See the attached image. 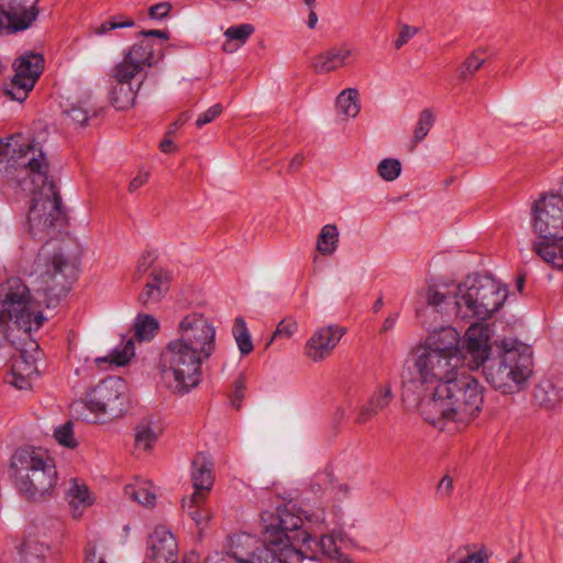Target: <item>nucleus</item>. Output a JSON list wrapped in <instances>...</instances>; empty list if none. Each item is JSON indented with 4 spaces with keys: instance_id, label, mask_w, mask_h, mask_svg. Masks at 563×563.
Listing matches in <instances>:
<instances>
[{
    "instance_id": "f257e3e1",
    "label": "nucleus",
    "mask_w": 563,
    "mask_h": 563,
    "mask_svg": "<svg viewBox=\"0 0 563 563\" xmlns=\"http://www.w3.org/2000/svg\"><path fill=\"white\" fill-rule=\"evenodd\" d=\"M20 135L0 143V173L8 183L25 186L26 181L38 190L27 216L29 231L34 239L47 240L38 251V275L33 282L47 307L56 306L71 288L78 275L77 260L66 245L55 240L67 223L62 197L48 178L49 163L42 145L35 141L20 143Z\"/></svg>"
},
{
    "instance_id": "f03ea898",
    "label": "nucleus",
    "mask_w": 563,
    "mask_h": 563,
    "mask_svg": "<svg viewBox=\"0 0 563 563\" xmlns=\"http://www.w3.org/2000/svg\"><path fill=\"white\" fill-rule=\"evenodd\" d=\"M484 387L466 372H456L450 379L434 386L420 402V412L430 424L445 430L450 423L467 426L481 411Z\"/></svg>"
},
{
    "instance_id": "7ed1b4c3",
    "label": "nucleus",
    "mask_w": 563,
    "mask_h": 563,
    "mask_svg": "<svg viewBox=\"0 0 563 563\" xmlns=\"http://www.w3.org/2000/svg\"><path fill=\"white\" fill-rule=\"evenodd\" d=\"M531 211V225L537 235L532 252L553 268L563 269V196H542Z\"/></svg>"
},
{
    "instance_id": "20e7f679",
    "label": "nucleus",
    "mask_w": 563,
    "mask_h": 563,
    "mask_svg": "<svg viewBox=\"0 0 563 563\" xmlns=\"http://www.w3.org/2000/svg\"><path fill=\"white\" fill-rule=\"evenodd\" d=\"M506 298L507 290L488 276L467 279L457 288L454 300L456 316L487 320L500 309Z\"/></svg>"
},
{
    "instance_id": "39448f33",
    "label": "nucleus",
    "mask_w": 563,
    "mask_h": 563,
    "mask_svg": "<svg viewBox=\"0 0 563 563\" xmlns=\"http://www.w3.org/2000/svg\"><path fill=\"white\" fill-rule=\"evenodd\" d=\"M208 358L195 349L170 340L161 354L162 375L175 393L187 394L200 384L201 365Z\"/></svg>"
},
{
    "instance_id": "423d86ee",
    "label": "nucleus",
    "mask_w": 563,
    "mask_h": 563,
    "mask_svg": "<svg viewBox=\"0 0 563 563\" xmlns=\"http://www.w3.org/2000/svg\"><path fill=\"white\" fill-rule=\"evenodd\" d=\"M129 405L128 387L120 377H109L91 388L86 397L71 404L70 409L77 418L88 420L85 410L95 416L104 415L109 418L122 416Z\"/></svg>"
},
{
    "instance_id": "0eeeda50",
    "label": "nucleus",
    "mask_w": 563,
    "mask_h": 563,
    "mask_svg": "<svg viewBox=\"0 0 563 563\" xmlns=\"http://www.w3.org/2000/svg\"><path fill=\"white\" fill-rule=\"evenodd\" d=\"M302 519L288 511L280 514L274 519V522L265 526L263 539L266 547L279 550L300 552L297 547L307 544L311 536L301 529Z\"/></svg>"
},
{
    "instance_id": "6e6552de",
    "label": "nucleus",
    "mask_w": 563,
    "mask_h": 563,
    "mask_svg": "<svg viewBox=\"0 0 563 563\" xmlns=\"http://www.w3.org/2000/svg\"><path fill=\"white\" fill-rule=\"evenodd\" d=\"M178 338L174 341L209 357L216 351V328L213 322L202 313L192 312L185 316L177 328Z\"/></svg>"
},
{
    "instance_id": "1a4fd4ad",
    "label": "nucleus",
    "mask_w": 563,
    "mask_h": 563,
    "mask_svg": "<svg viewBox=\"0 0 563 563\" xmlns=\"http://www.w3.org/2000/svg\"><path fill=\"white\" fill-rule=\"evenodd\" d=\"M299 553L266 547L246 532L238 533L231 544V555L238 563H289L290 558Z\"/></svg>"
},
{
    "instance_id": "9d476101",
    "label": "nucleus",
    "mask_w": 563,
    "mask_h": 563,
    "mask_svg": "<svg viewBox=\"0 0 563 563\" xmlns=\"http://www.w3.org/2000/svg\"><path fill=\"white\" fill-rule=\"evenodd\" d=\"M58 472L55 459L38 466L35 474L30 476L15 489L29 503L43 504L57 495Z\"/></svg>"
},
{
    "instance_id": "9b49d317",
    "label": "nucleus",
    "mask_w": 563,
    "mask_h": 563,
    "mask_svg": "<svg viewBox=\"0 0 563 563\" xmlns=\"http://www.w3.org/2000/svg\"><path fill=\"white\" fill-rule=\"evenodd\" d=\"M413 366L422 384L437 386L450 379L457 372L460 364L419 345L413 351Z\"/></svg>"
},
{
    "instance_id": "f8f14e48",
    "label": "nucleus",
    "mask_w": 563,
    "mask_h": 563,
    "mask_svg": "<svg viewBox=\"0 0 563 563\" xmlns=\"http://www.w3.org/2000/svg\"><path fill=\"white\" fill-rule=\"evenodd\" d=\"M40 0H0V35L27 30L38 16Z\"/></svg>"
},
{
    "instance_id": "ddd939ff",
    "label": "nucleus",
    "mask_w": 563,
    "mask_h": 563,
    "mask_svg": "<svg viewBox=\"0 0 563 563\" xmlns=\"http://www.w3.org/2000/svg\"><path fill=\"white\" fill-rule=\"evenodd\" d=\"M44 68V58L40 54L30 53L15 63V74L5 87V95L12 100L24 101L33 89Z\"/></svg>"
},
{
    "instance_id": "4468645a",
    "label": "nucleus",
    "mask_w": 563,
    "mask_h": 563,
    "mask_svg": "<svg viewBox=\"0 0 563 563\" xmlns=\"http://www.w3.org/2000/svg\"><path fill=\"white\" fill-rule=\"evenodd\" d=\"M490 353L489 327L484 323H473L460 344L461 365L477 369L485 364Z\"/></svg>"
},
{
    "instance_id": "2eb2a0df",
    "label": "nucleus",
    "mask_w": 563,
    "mask_h": 563,
    "mask_svg": "<svg viewBox=\"0 0 563 563\" xmlns=\"http://www.w3.org/2000/svg\"><path fill=\"white\" fill-rule=\"evenodd\" d=\"M503 360L507 365L514 390H520L533 373V358L530 346L512 345L507 341L500 344Z\"/></svg>"
},
{
    "instance_id": "dca6fc26",
    "label": "nucleus",
    "mask_w": 563,
    "mask_h": 563,
    "mask_svg": "<svg viewBox=\"0 0 563 563\" xmlns=\"http://www.w3.org/2000/svg\"><path fill=\"white\" fill-rule=\"evenodd\" d=\"M52 459L48 451L38 446L25 445L16 449L10 459L8 471L14 488L31 475L33 476L38 466L41 467Z\"/></svg>"
},
{
    "instance_id": "f3484780",
    "label": "nucleus",
    "mask_w": 563,
    "mask_h": 563,
    "mask_svg": "<svg viewBox=\"0 0 563 563\" xmlns=\"http://www.w3.org/2000/svg\"><path fill=\"white\" fill-rule=\"evenodd\" d=\"M30 290L20 278H10L0 287L3 310L0 313V333H4L9 319H19L29 303Z\"/></svg>"
},
{
    "instance_id": "a211bd4d",
    "label": "nucleus",
    "mask_w": 563,
    "mask_h": 563,
    "mask_svg": "<svg viewBox=\"0 0 563 563\" xmlns=\"http://www.w3.org/2000/svg\"><path fill=\"white\" fill-rule=\"evenodd\" d=\"M179 555L175 534L165 526L154 528L147 538L146 563H177Z\"/></svg>"
},
{
    "instance_id": "6ab92c4d",
    "label": "nucleus",
    "mask_w": 563,
    "mask_h": 563,
    "mask_svg": "<svg viewBox=\"0 0 563 563\" xmlns=\"http://www.w3.org/2000/svg\"><path fill=\"white\" fill-rule=\"evenodd\" d=\"M344 333L345 329L338 325L318 329L306 343V356L313 362L323 361L332 353Z\"/></svg>"
},
{
    "instance_id": "aec40b11",
    "label": "nucleus",
    "mask_w": 563,
    "mask_h": 563,
    "mask_svg": "<svg viewBox=\"0 0 563 563\" xmlns=\"http://www.w3.org/2000/svg\"><path fill=\"white\" fill-rule=\"evenodd\" d=\"M460 343L459 332L452 327H444L431 333L422 346L461 365Z\"/></svg>"
},
{
    "instance_id": "412c9836",
    "label": "nucleus",
    "mask_w": 563,
    "mask_h": 563,
    "mask_svg": "<svg viewBox=\"0 0 563 563\" xmlns=\"http://www.w3.org/2000/svg\"><path fill=\"white\" fill-rule=\"evenodd\" d=\"M172 275L167 269L155 267L150 274V279L139 295V302L143 306L157 303L169 290Z\"/></svg>"
},
{
    "instance_id": "4be33fe9",
    "label": "nucleus",
    "mask_w": 563,
    "mask_h": 563,
    "mask_svg": "<svg viewBox=\"0 0 563 563\" xmlns=\"http://www.w3.org/2000/svg\"><path fill=\"white\" fill-rule=\"evenodd\" d=\"M394 398L391 386L389 383L379 385L372 394L365 405L360 408V412L355 419L357 424H363L373 419L379 411L389 406Z\"/></svg>"
},
{
    "instance_id": "5701e85b",
    "label": "nucleus",
    "mask_w": 563,
    "mask_h": 563,
    "mask_svg": "<svg viewBox=\"0 0 563 563\" xmlns=\"http://www.w3.org/2000/svg\"><path fill=\"white\" fill-rule=\"evenodd\" d=\"M352 55L353 51L347 45L332 47L313 58L312 68L317 73L327 74L347 65Z\"/></svg>"
},
{
    "instance_id": "b1692460",
    "label": "nucleus",
    "mask_w": 563,
    "mask_h": 563,
    "mask_svg": "<svg viewBox=\"0 0 563 563\" xmlns=\"http://www.w3.org/2000/svg\"><path fill=\"white\" fill-rule=\"evenodd\" d=\"M484 364V375L489 385L495 389L501 390L503 394H511L514 391L507 365L503 360L501 352L492 358L488 357Z\"/></svg>"
},
{
    "instance_id": "393cba45",
    "label": "nucleus",
    "mask_w": 563,
    "mask_h": 563,
    "mask_svg": "<svg viewBox=\"0 0 563 563\" xmlns=\"http://www.w3.org/2000/svg\"><path fill=\"white\" fill-rule=\"evenodd\" d=\"M191 479L194 494L207 497L213 485L212 462L202 453L192 460Z\"/></svg>"
},
{
    "instance_id": "a878e982",
    "label": "nucleus",
    "mask_w": 563,
    "mask_h": 563,
    "mask_svg": "<svg viewBox=\"0 0 563 563\" xmlns=\"http://www.w3.org/2000/svg\"><path fill=\"white\" fill-rule=\"evenodd\" d=\"M66 500L68 501L74 518H80L84 510L93 503L87 485L79 482L77 478L69 481Z\"/></svg>"
},
{
    "instance_id": "bb28decb",
    "label": "nucleus",
    "mask_w": 563,
    "mask_h": 563,
    "mask_svg": "<svg viewBox=\"0 0 563 563\" xmlns=\"http://www.w3.org/2000/svg\"><path fill=\"white\" fill-rule=\"evenodd\" d=\"M207 497L198 494H192L190 497L183 499L181 508L190 519L195 522L199 530V534L208 527L212 517L210 509L205 507Z\"/></svg>"
},
{
    "instance_id": "cd10ccee",
    "label": "nucleus",
    "mask_w": 563,
    "mask_h": 563,
    "mask_svg": "<svg viewBox=\"0 0 563 563\" xmlns=\"http://www.w3.org/2000/svg\"><path fill=\"white\" fill-rule=\"evenodd\" d=\"M125 57L141 69L145 66L151 67L154 63V47L152 42L147 38L141 40L130 48Z\"/></svg>"
},
{
    "instance_id": "c85d7f7f",
    "label": "nucleus",
    "mask_w": 563,
    "mask_h": 563,
    "mask_svg": "<svg viewBox=\"0 0 563 563\" xmlns=\"http://www.w3.org/2000/svg\"><path fill=\"white\" fill-rule=\"evenodd\" d=\"M48 548L37 541L27 540L16 548V555L20 563H43Z\"/></svg>"
},
{
    "instance_id": "c756f323",
    "label": "nucleus",
    "mask_w": 563,
    "mask_h": 563,
    "mask_svg": "<svg viewBox=\"0 0 563 563\" xmlns=\"http://www.w3.org/2000/svg\"><path fill=\"white\" fill-rule=\"evenodd\" d=\"M253 32L254 26L247 23L229 27L224 32L227 42L223 44V49L233 53L246 42Z\"/></svg>"
},
{
    "instance_id": "7c9ffc66",
    "label": "nucleus",
    "mask_w": 563,
    "mask_h": 563,
    "mask_svg": "<svg viewBox=\"0 0 563 563\" xmlns=\"http://www.w3.org/2000/svg\"><path fill=\"white\" fill-rule=\"evenodd\" d=\"M136 90L131 84H115L110 91V100L112 106L118 110H126L134 104Z\"/></svg>"
},
{
    "instance_id": "2f4dec72",
    "label": "nucleus",
    "mask_w": 563,
    "mask_h": 563,
    "mask_svg": "<svg viewBox=\"0 0 563 563\" xmlns=\"http://www.w3.org/2000/svg\"><path fill=\"white\" fill-rule=\"evenodd\" d=\"M158 435L159 433L156 432L153 422L148 419H143L135 427V446L148 451L156 443Z\"/></svg>"
},
{
    "instance_id": "473e14b6",
    "label": "nucleus",
    "mask_w": 563,
    "mask_h": 563,
    "mask_svg": "<svg viewBox=\"0 0 563 563\" xmlns=\"http://www.w3.org/2000/svg\"><path fill=\"white\" fill-rule=\"evenodd\" d=\"M339 243V231L334 224H325L317 239V250L324 256L332 255Z\"/></svg>"
},
{
    "instance_id": "72a5a7b5",
    "label": "nucleus",
    "mask_w": 563,
    "mask_h": 563,
    "mask_svg": "<svg viewBox=\"0 0 563 563\" xmlns=\"http://www.w3.org/2000/svg\"><path fill=\"white\" fill-rule=\"evenodd\" d=\"M358 91L355 88L344 89L336 99V107L340 113L354 118L360 112Z\"/></svg>"
},
{
    "instance_id": "f704fd0d",
    "label": "nucleus",
    "mask_w": 563,
    "mask_h": 563,
    "mask_svg": "<svg viewBox=\"0 0 563 563\" xmlns=\"http://www.w3.org/2000/svg\"><path fill=\"white\" fill-rule=\"evenodd\" d=\"M232 334L242 355H249L254 350V345L251 339V334L246 327V322L242 317H238L234 320L232 328Z\"/></svg>"
},
{
    "instance_id": "c9c22d12",
    "label": "nucleus",
    "mask_w": 563,
    "mask_h": 563,
    "mask_svg": "<svg viewBox=\"0 0 563 563\" xmlns=\"http://www.w3.org/2000/svg\"><path fill=\"white\" fill-rule=\"evenodd\" d=\"M157 320L150 314H139L134 324V335L139 341H148L158 331Z\"/></svg>"
},
{
    "instance_id": "e433bc0d",
    "label": "nucleus",
    "mask_w": 563,
    "mask_h": 563,
    "mask_svg": "<svg viewBox=\"0 0 563 563\" xmlns=\"http://www.w3.org/2000/svg\"><path fill=\"white\" fill-rule=\"evenodd\" d=\"M124 494L132 500L147 507H153L156 501V495L146 483L126 485L124 487Z\"/></svg>"
},
{
    "instance_id": "4c0bfd02",
    "label": "nucleus",
    "mask_w": 563,
    "mask_h": 563,
    "mask_svg": "<svg viewBox=\"0 0 563 563\" xmlns=\"http://www.w3.org/2000/svg\"><path fill=\"white\" fill-rule=\"evenodd\" d=\"M534 401L545 409H552L559 404V395L550 383L536 386L533 391Z\"/></svg>"
},
{
    "instance_id": "58836bf2",
    "label": "nucleus",
    "mask_w": 563,
    "mask_h": 563,
    "mask_svg": "<svg viewBox=\"0 0 563 563\" xmlns=\"http://www.w3.org/2000/svg\"><path fill=\"white\" fill-rule=\"evenodd\" d=\"M36 357L26 350L20 351L14 357L11 371L22 373L24 376H36L38 374L36 367Z\"/></svg>"
},
{
    "instance_id": "ea45409f",
    "label": "nucleus",
    "mask_w": 563,
    "mask_h": 563,
    "mask_svg": "<svg viewBox=\"0 0 563 563\" xmlns=\"http://www.w3.org/2000/svg\"><path fill=\"white\" fill-rule=\"evenodd\" d=\"M435 121L434 114L430 109H423L419 113L418 122L413 131L412 148L420 143L429 133Z\"/></svg>"
},
{
    "instance_id": "a19ab883",
    "label": "nucleus",
    "mask_w": 563,
    "mask_h": 563,
    "mask_svg": "<svg viewBox=\"0 0 563 563\" xmlns=\"http://www.w3.org/2000/svg\"><path fill=\"white\" fill-rule=\"evenodd\" d=\"M482 49L474 51L460 66L459 77L465 81L472 78L477 70L485 64V58L481 57Z\"/></svg>"
},
{
    "instance_id": "79ce46f5",
    "label": "nucleus",
    "mask_w": 563,
    "mask_h": 563,
    "mask_svg": "<svg viewBox=\"0 0 563 563\" xmlns=\"http://www.w3.org/2000/svg\"><path fill=\"white\" fill-rule=\"evenodd\" d=\"M134 355V343L132 339H129L121 350H113V352L106 358H98V362H109L117 366L125 365L130 358Z\"/></svg>"
},
{
    "instance_id": "37998d69",
    "label": "nucleus",
    "mask_w": 563,
    "mask_h": 563,
    "mask_svg": "<svg viewBox=\"0 0 563 563\" xmlns=\"http://www.w3.org/2000/svg\"><path fill=\"white\" fill-rule=\"evenodd\" d=\"M142 69L129 60L125 56L124 59L115 66L114 68V78L117 80L115 84H131V79L140 73Z\"/></svg>"
},
{
    "instance_id": "c03bdc74",
    "label": "nucleus",
    "mask_w": 563,
    "mask_h": 563,
    "mask_svg": "<svg viewBox=\"0 0 563 563\" xmlns=\"http://www.w3.org/2000/svg\"><path fill=\"white\" fill-rule=\"evenodd\" d=\"M54 438L60 445L68 449H75L78 445L74 437V423L70 420L55 429Z\"/></svg>"
},
{
    "instance_id": "a18cd8bd",
    "label": "nucleus",
    "mask_w": 563,
    "mask_h": 563,
    "mask_svg": "<svg viewBox=\"0 0 563 563\" xmlns=\"http://www.w3.org/2000/svg\"><path fill=\"white\" fill-rule=\"evenodd\" d=\"M377 173L384 180L393 181L401 173V163L396 158H385L378 164Z\"/></svg>"
},
{
    "instance_id": "49530a36",
    "label": "nucleus",
    "mask_w": 563,
    "mask_h": 563,
    "mask_svg": "<svg viewBox=\"0 0 563 563\" xmlns=\"http://www.w3.org/2000/svg\"><path fill=\"white\" fill-rule=\"evenodd\" d=\"M298 328V323L292 318H285L278 324L276 330L274 331L271 340L266 344V349L272 344V342L278 338L289 339Z\"/></svg>"
},
{
    "instance_id": "de8ad7c7",
    "label": "nucleus",
    "mask_w": 563,
    "mask_h": 563,
    "mask_svg": "<svg viewBox=\"0 0 563 563\" xmlns=\"http://www.w3.org/2000/svg\"><path fill=\"white\" fill-rule=\"evenodd\" d=\"M156 260L157 256L155 252L150 250L144 251L137 260L134 271V279H141L143 275L152 267Z\"/></svg>"
},
{
    "instance_id": "09e8293b",
    "label": "nucleus",
    "mask_w": 563,
    "mask_h": 563,
    "mask_svg": "<svg viewBox=\"0 0 563 563\" xmlns=\"http://www.w3.org/2000/svg\"><path fill=\"white\" fill-rule=\"evenodd\" d=\"M245 389H246V377H245V374L241 373V374H239V376L235 378V380L233 383V393L230 396L231 405L235 409L241 408L242 401L245 396Z\"/></svg>"
},
{
    "instance_id": "8fccbe9b",
    "label": "nucleus",
    "mask_w": 563,
    "mask_h": 563,
    "mask_svg": "<svg viewBox=\"0 0 563 563\" xmlns=\"http://www.w3.org/2000/svg\"><path fill=\"white\" fill-rule=\"evenodd\" d=\"M134 25L133 19H123L122 16H113L110 20L104 21L101 23L97 29L96 33L101 35L106 34L109 31L119 29V27H131Z\"/></svg>"
},
{
    "instance_id": "3c124183",
    "label": "nucleus",
    "mask_w": 563,
    "mask_h": 563,
    "mask_svg": "<svg viewBox=\"0 0 563 563\" xmlns=\"http://www.w3.org/2000/svg\"><path fill=\"white\" fill-rule=\"evenodd\" d=\"M223 111L221 103H216L212 107H210L207 111L201 113L197 120H196V126L198 129L202 128L203 125L212 122L216 118H218Z\"/></svg>"
},
{
    "instance_id": "603ef678",
    "label": "nucleus",
    "mask_w": 563,
    "mask_h": 563,
    "mask_svg": "<svg viewBox=\"0 0 563 563\" xmlns=\"http://www.w3.org/2000/svg\"><path fill=\"white\" fill-rule=\"evenodd\" d=\"M320 548L322 553L331 560H335L340 555L339 548L332 536H322L320 539Z\"/></svg>"
},
{
    "instance_id": "864d4df0",
    "label": "nucleus",
    "mask_w": 563,
    "mask_h": 563,
    "mask_svg": "<svg viewBox=\"0 0 563 563\" xmlns=\"http://www.w3.org/2000/svg\"><path fill=\"white\" fill-rule=\"evenodd\" d=\"M85 563H107L103 553L93 542H89L85 549Z\"/></svg>"
},
{
    "instance_id": "5fc2aeb1",
    "label": "nucleus",
    "mask_w": 563,
    "mask_h": 563,
    "mask_svg": "<svg viewBox=\"0 0 563 563\" xmlns=\"http://www.w3.org/2000/svg\"><path fill=\"white\" fill-rule=\"evenodd\" d=\"M236 534L230 537L225 554L216 553L212 556H208L205 563H238L236 560L231 555L232 540L236 537Z\"/></svg>"
},
{
    "instance_id": "6e6d98bb",
    "label": "nucleus",
    "mask_w": 563,
    "mask_h": 563,
    "mask_svg": "<svg viewBox=\"0 0 563 563\" xmlns=\"http://www.w3.org/2000/svg\"><path fill=\"white\" fill-rule=\"evenodd\" d=\"M66 114L70 118L71 121L84 126L88 119V111L80 106H74L69 110L66 111Z\"/></svg>"
},
{
    "instance_id": "4d7b16f0",
    "label": "nucleus",
    "mask_w": 563,
    "mask_h": 563,
    "mask_svg": "<svg viewBox=\"0 0 563 563\" xmlns=\"http://www.w3.org/2000/svg\"><path fill=\"white\" fill-rule=\"evenodd\" d=\"M172 10V5L169 2H159L150 7L148 16L155 20H162L168 16Z\"/></svg>"
},
{
    "instance_id": "13d9d810",
    "label": "nucleus",
    "mask_w": 563,
    "mask_h": 563,
    "mask_svg": "<svg viewBox=\"0 0 563 563\" xmlns=\"http://www.w3.org/2000/svg\"><path fill=\"white\" fill-rule=\"evenodd\" d=\"M446 300L448 297L444 294L434 289L433 287H429L426 291V301L428 306L438 308L442 303L446 302Z\"/></svg>"
},
{
    "instance_id": "bf43d9fd",
    "label": "nucleus",
    "mask_w": 563,
    "mask_h": 563,
    "mask_svg": "<svg viewBox=\"0 0 563 563\" xmlns=\"http://www.w3.org/2000/svg\"><path fill=\"white\" fill-rule=\"evenodd\" d=\"M453 492V478L444 475L437 487V494L442 499H449Z\"/></svg>"
},
{
    "instance_id": "052dcab7",
    "label": "nucleus",
    "mask_w": 563,
    "mask_h": 563,
    "mask_svg": "<svg viewBox=\"0 0 563 563\" xmlns=\"http://www.w3.org/2000/svg\"><path fill=\"white\" fill-rule=\"evenodd\" d=\"M418 32L417 27L409 26L407 24L402 25L400 32L398 34L397 40L395 41V47L399 49L402 45H405L411 37H413Z\"/></svg>"
},
{
    "instance_id": "680f3d73",
    "label": "nucleus",
    "mask_w": 563,
    "mask_h": 563,
    "mask_svg": "<svg viewBox=\"0 0 563 563\" xmlns=\"http://www.w3.org/2000/svg\"><path fill=\"white\" fill-rule=\"evenodd\" d=\"M459 563H488V556L485 552L477 551L459 559Z\"/></svg>"
},
{
    "instance_id": "e2e57ef3",
    "label": "nucleus",
    "mask_w": 563,
    "mask_h": 563,
    "mask_svg": "<svg viewBox=\"0 0 563 563\" xmlns=\"http://www.w3.org/2000/svg\"><path fill=\"white\" fill-rule=\"evenodd\" d=\"M33 376H24L22 373L12 371V384L19 389H26L31 386V378Z\"/></svg>"
},
{
    "instance_id": "0e129e2a",
    "label": "nucleus",
    "mask_w": 563,
    "mask_h": 563,
    "mask_svg": "<svg viewBox=\"0 0 563 563\" xmlns=\"http://www.w3.org/2000/svg\"><path fill=\"white\" fill-rule=\"evenodd\" d=\"M148 180V173H139L129 184V191L134 192Z\"/></svg>"
},
{
    "instance_id": "69168bd1",
    "label": "nucleus",
    "mask_w": 563,
    "mask_h": 563,
    "mask_svg": "<svg viewBox=\"0 0 563 563\" xmlns=\"http://www.w3.org/2000/svg\"><path fill=\"white\" fill-rule=\"evenodd\" d=\"M173 134V131L169 130L166 133V136L164 140L159 143V148L164 153H174L176 151V145L174 144L173 140L169 137Z\"/></svg>"
},
{
    "instance_id": "338daca9",
    "label": "nucleus",
    "mask_w": 563,
    "mask_h": 563,
    "mask_svg": "<svg viewBox=\"0 0 563 563\" xmlns=\"http://www.w3.org/2000/svg\"><path fill=\"white\" fill-rule=\"evenodd\" d=\"M140 34L143 35L147 40H148V37H158L162 41L169 40V33L167 31H162V30H147V31H142Z\"/></svg>"
},
{
    "instance_id": "774afa93",
    "label": "nucleus",
    "mask_w": 563,
    "mask_h": 563,
    "mask_svg": "<svg viewBox=\"0 0 563 563\" xmlns=\"http://www.w3.org/2000/svg\"><path fill=\"white\" fill-rule=\"evenodd\" d=\"M397 318H398V314H393V316H389L385 319L384 323H383V327H382V332H387L388 330L393 329L394 325L396 324L397 322Z\"/></svg>"
}]
</instances>
